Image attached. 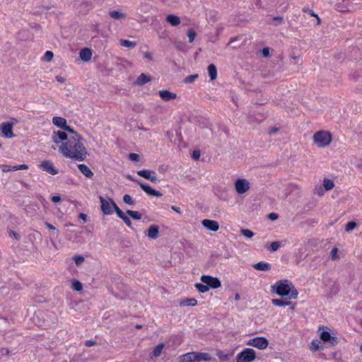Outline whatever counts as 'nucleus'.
Returning <instances> with one entry per match:
<instances>
[{
  "label": "nucleus",
  "mask_w": 362,
  "mask_h": 362,
  "mask_svg": "<svg viewBox=\"0 0 362 362\" xmlns=\"http://www.w3.org/2000/svg\"><path fill=\"white\" fill-rule=\"evenodd\" d=\"M82 136L80 134L71 136L65 143L59 146V151L66 158H74L76 160H85L88 152L82 144Z\"/></svg>",
  "instance_id": "f257e3e1"
},
{
  "label": "nucleus",
  "mask_w": 362,
  "mask_h": 362,
  "mask_svg": "<svg viewBox=\"0 0 362 362\" xmlns=\"http://www.w3.org/2000/svg\"><path fill=\"white\" fill-rule=\"evenodd\" d=\"M181 357L183 362L209 361L212 358L209 354L203 352H189L183 354Z\"/></svg>",
  "instance_id": "f03ea898"
},
{
  "label": "nucleus",
  "mask_w": 362,
  "mask_h": 362,
  "mask_svg": "<svg viewBox=\"0 0 362 362\" xmlns=\"http://www.w3.org/2000/svg\"><path fill=\"white\" fill-rule=\"evenodd\" d=\"M314 143L320 148L328 146L332 141V134L326 131H319L313 135Z\"/></svg>",
  "instance_id": "7ed1b4c3"
},
{
  "label": "nucleus",
  "mask_w": 362,
  "mask_h": 362,
  "mask_svg": "<svg viewBox=\"0 0 362 362\" xmlns=\"http://www.w3.org/2000/svg\"><path fill=\"white\" fill-rule=\"evenodd\" d=\"M291 283L288 280H280L272 286V291H274L277 295L280 296H286L289 295L291 291Z\"/></svg>",
  "instance_id": "20e7f679"
},
{
  "label": "nucleus",
  "mask_w": 362,
  "mask_h": 362,
  "mask_svg": "<svg viewBox=\"0 0 362 362\" xmlns=\"http://www.w3.org/2000/svg\"><path fill=\"white\" fill-rule=\"evenodd\" d=\"M256 354L254 349L250 348L245 349L236 356L237 362H252L255 360Z\"/></svg>",
  "instance_id": "39448f33"
},
{
  "label": "nucleus",
  "mask_w": 362,
  "mask_h": 362,
  "mask_svg": "<svg viewBox=\"0 0 362 362\" xmlns=\"http://www.w3.org/2000/svg\"><path fill=\"white\" fill-rule=\"evenodd\" d=\"M201 281L209 286V288H218L221 286V281L216 278L209 275L201 276Z\"/></svg>",
  "instance_id": "423d86ee"
},
{
  "label": "nucleus",
  "mask_w": 362,
  "mask_h": 362,
  "mask_svg": "<svg viewBox=\"0 0 362 362\" xmlns=\"http://www.w3.org/2000/svg\"><path fill=\"white\" fill-rule=\"evenodd\" d=\"M269 344L268 340L265 337H257L248 341L247 345L252 346L259 349H264Z\"/></svg>",
  "instance_id": "0eeeda50"
},
{
  "label": "nucleus",
  "mask_w": 362,
  "mask_h": 362,
  "mask_svg": "<svg viewBox=\"0 0 362 362\" xmlns=\"http://www.w3.org/2000/svg\"><path fill=\"white\" fill-rule=\"evenodd\" d=\"M13 123L11 122H3L0 124L1 134L6 138L11 139L15 136L13 133Z\"/></svg>",
  "instance_id": "6e6552de"
},
{
  "label": "nucleus",
  "mask_w": 362,
  "mask_h": 362,
  "mask_svg": "<svg viewBox=\"0 0 362 362\" xmlns=\"http://www.w3.org/2000/svg\"><path fill=\"white\" fill-rule=\"evenodd\" d=\"M235 188L238 194H244L250 189V182L245 179L238 178L235 182Z\"/></svg>",
  "instance_id": "1a4fd4ad"
},
{
  "label": "nucleus",
  "mask_w": 362,
  "mask_h": 362,
  "mask_svg": "<svg viewBox=\"0 0 362 362\" xmlns=\"http://www.w3.org/2000/svg\"><path fill=\"white\" fill-rule=\"evenodd\" d=\"M327 330H322L320 333V339L324 342H328L332 346H334L337 344H338V339L337 337L331 335L330 332H329V329L326 327Z\"/></svg>",
  "instance_id": "9d476101"
},
{
  "label": "nucleus",
  "mask_w": 362,
  "mask_h": 362,
  "mask_svg": "<svg viewBox=\"0 0 362 362\" xmlns=\"http://www.w3.org/2000/svg\"><path fill=\"white\" fill-rule=\"evenodd\" d=\"M40 168L50 175H54L58 173V170L54 168L52 162L49 160H44L40 165Z\"/></svg>",
  "instance_id": "9b49d317"
},
{
  "label": "nucleus",
  "mask_w": 362,
  "mask_h": 362,
  "mask_svg": "<svg viewBox=\"0 0 362 362\" xmlns=\"http://www.w3.org/2000/svg\"><path fill=\"white\" fill-rule=\"evenodd\" d=\"M155 174L154 171L146 169L137 171V175L152 182H156L158 181V178L155 176Z\"/></svg>",
  "instance_id": "f8f14e48"
},
{
  "label": "nucleus",
  "mask_w": 362,
  "mask_h": 362,
  "mask_svg": "<svg viewBox=\"0 0 362 362\" xmlns=\"http://www.w3.org/2000/svg\"><path fill=\"white\" fill-rule=\"evenodd\" d=\"M99 199L101 204V210L103 213L105 215H111L113 213V207L111 204V202L110 203L107 200L101 196L99 197Z\"/></svg>",
  "instance_id": "ddd939ff"
},
{
  "label": "nucleus",
  "mask_w": 362,
  "mask_h": 362,
  "mask_svg": "<svg viewBox=\"0 0 362 362\" xmlns=\"http://www.w3.org/2000/svg\"><path fill=\"white\" fill-rule=\"evenodd\" d=\"M202 224L204 227L213 232H216L219 229V224L216 221L204 219L202 221Z\"/></svg>",
  "instance_id": "4468645a"
},
{
  "label": "nucleus",
  "mask_w": 362,
  "mask_h": 362,
  "mask_svg": "<svg viewBox=\"0 0 362 362\" xmlns=\"http://www.w3.org/2000/svg\"><path fill=\"white\" fill-rule=\"evenodd\" d=\"M139 186L148 195L159 197L163 196V194L159 191L153 189L149 185L144 184L142 182H139Z\"/></svg>",
  "instance_id": "2eb2a0df"
},
{
  "label": "nucleus",
  "mask_w": 362,
  "mask_h": 362,
  "mask_svg": "<svg viewBox=\"0 0 362 362\" xmlns=\"http://www.w3.org/2000/svg\"><path fill=\"white\" fill-rule=\"evenodd\" d=\"M139 186L148 195L159 197L163 196V194L159 191L153 189L149 185L144 184L142 182H139Z\"/></svg>",
  "instance_id": "dca6fc26"
},
{
  "label": "nucleus",
  "mask_w": 362,
  "mask_h": 362,
  "mask_svg": "<svg viewBox=\"0 0 362 362\" xmlns=\"http://www.w3.org/2000/svg\"><path fill=\"white\" fill-rule=\"evenodd\" d=\"M158 94L163 100L168 102L177 98V94L168 90H159Z\"/></svg>",
  "instance_id": "f3484780"
},
{
  "label": "nucleus",
  "mask_w": 362,
  "mask_h": 362,
  "mask_svg": "<svg viewBox=\"0 0 362 362\" xmlns=\"http://www.w3.org/2000/svg\"><path fill=\"white\" fill-rule=\"evenodd\" d=\"M159 226L157 225H151L146 232V235L151 239H156L158 236Z\"/></svg>",
  "instance_id": "a211bd4d"
},
{
  "label": "nucleus",
  "mask_w": 362,
  "mask_h": 362,
  "mask_svg": "<svg viewBox=\"0 0 362 362\" xmlns=\"http://www.w3.org/2000/svg\"><path fill=\"white\" fill-rule=\"evenodd\" d=\"M52 139L55 144H59L62 141L68 140L67 134L64 132H54L52 135Z\"/></svg>",
  "instance_id": "6ab92c4d"
},
{
  "label": "nucleus",
  "mask_w": 362,
  "mask_h": 362,
  "mask_svg": "<svg viewBox=\"0 0 362 362\" xmlns=\"http://www.w3.org/2000/svg\"><path fill=\"white\" fill-rule=\"evenodd\" d=\"M252 267L258 271H269L272 269L271 264L265 262H259L252 265Z\"/></svg>",
  "instance_id": "aec40b11"
},
{
  "label": "nucleus",
  "mask_w": 362,
  "mask_h": 362,
  "mask_svg": "<svg viewBox=\"0 0 362 362\" xmlns=\"http://www.w3.org/2000/svg\"><path fill=\"white\" fill-rule=\"evenodd\" d=\"M81 59L83 62H88L92 57L91 49L89 48H83L79 53Z\"/></svg>",
  "instance_id": "412c9836"
},
{
  "label": "nucleus",
  "mask_w": 362,
  "mask_h": 362,
  "mask_svg": "<svg viewBox=\"0 0 362 362\" xmlns=\"http://www.w3.org/2000/svg\"><path fill=\"white\" fill-rule=\"evenodd\" d=\"M151 81V78L146 74H141L135 81V84L138 86H144Z\"/></svg>",
  "instance_id": "4be33fe9"
},
{
  "label": "nucleus",
  "mask_w": 362,
  "mask_h": 362,
  "mask_svg": "<svg viewBox=\"0 0 362 362\" xmlns=\"http://www.w3.org/2000/svg\"><path fill=\"white\" fill-rule=\"evenodd\" d=\"M78 168L81 173L83 174L86 177L91 178L93 176V173L90 169L89 167H88L85 164H79L78 165Z\"/></svg>",
  "instance_id": "5701e85b"
},
{
  "label": "nucleus",
  "mask_w": 362,
  "mask_h": 362,
  "mask_svg": "<svg viewBox=\"0 0 362 362\" xmlns=\"http://www.w3.org/2000/svg\"><path fill=\"white\" fill-rule=\"evenodd\" d=\"M52 123L62 129H64L67 124L66 119L61 117H54L52 119Z\"/></svg>",
  "instance_id": "b1692460"
},
{
  "label": "nucleus",
  "mask_w": 362,
  "mask_h": 362,
  "mask_svg": "<svg viewBox=\"0 0 362 362\" xmlns=\"http://www.w3.org/2000/svg\"><path fill=\"white\" fill-rule=\"evenodd\" d=\"M166 21L173 26L178 25L180 23V19L178 16L169 14L166 17Z\"/></svg>",
  "instance_id": "393cba45"
},
{
  "label": "nucleus",
  "mask_w": 362,
  "mask_h": 362,
  "mask_svg": "<svg viewBox=\"0 0 362 362\" xmlns=\"http://www.w3.org/2000/svg\"><path fill=\"white\" fill-rule=\"evenodd\" d=\"M209 76L211 81H214L217 77V69L216 66L214 64H211L208 66L207 68Z\"/></svg>",
  "instance_id": "a878e982"
},
{
  "label": "nucleus",
  "mask_w": 362,
  "mask_h": 362,
  "mask_svg": "<svg viewBox=\"0 0 362 362\" xmlns=\"http://www.w3.org/2000/svg\"><path fill=\"white\" fill-rule=\"evenodd\" d=\"M165 345L164 344L161 343L158 344L152 351V352L150 354L151 358H156L159 356L162 352V350L163 349Z\"/></svg>",
  "instance_id": "bb28decb"
},
{
  "label": "nucleus",
  "mask_w": 362,
  "mask_h": 362,
  "mask_svg": "<svg viewBox=\"0 0 362 362\" xmlns=\"http://www.w3.org/2000/svg\"><path fill=\"white\" fill-rule=\"evenodd\" d=\"M110 202H111V204L118 216L122 220L127 216L116 204V203L114 202V200L111 198H109Z\"/></svg>",
  "instance_id": "cd10ccee"
},
{
  "label": "nucleus",
  "mask_w": 362,
  "mask_h": 362,
  "mask_svg": "<svg viewBox=\"0 0 362 362\" xmlns=\"http://www.w3.org/2000/svg\"><path fill=\"white\" fill-rule=\"evenodd\" d=\"M181 306H194L197 304V300L194 298H186L180 302Z\"/></svg>",
  "instance_id": "c85d7f7f"
},
{
  "label": "nucleus",
  "mask_w": 362,
  "mask_h": 362,
  "mask_svg": "<svg viewBox=\"0 0 362 362\" xmlns=\"http://www.w3.org/2000/svg\"><path fill=\"white\" fill-rule=\"evenodd\" d=\"M321 343L318 340H313L310 344V349L313 351L322 350L324 346L320 344Z\"/></svg>",
  "instance_id": "c756f323"
},
{
  "label": "nucleus",
  "mask_w": 362,
  "mask_h": 362,
  "mask_svg": "<svg viewBox=\"0 0 362 362\" xmlns=\"http://www.w3.org/2000/svg\"><path fill=\"white\" fill-rule=\"evenodd\" d=\"M272 303L273 305L276 306H285V305H289L291 304V302L289 300H284L282 299H272Z\"/></svg>",
  "instance_id": "7c9ffc66"
},
{
  "label": "nucleus",
  "mask_w": 362,
  "mask_h": 362,
  "mask_svg": "<svg viewBox=\"0 0 362 362\" xmlns=\"http://www.w3.org/2000/svg\"><path fill=\"white\" fill-rule=\"evenodd\" d=\"M110 16L113 19H121L126 17V15L118 11H112L109 13Z\"/></svg>",
  "instance_id": "2f4dec72"
},
{
  "label": "nucleus",
  "mask_w": 362,
  "mask_h": 362,
  "mask_svg": "<svg viewBox=\"0 0 362 362\" xmlns=\"http://www.w3.org/2000/svg\"><path fill=\"white\" fill-rule=\"evenodd\" d=\"M71 288L76 291H81L83 289V285L77 279H73L71 281Z\"/></svg>",
  "instance_id": "473e14b6"
},
{
  "label": "nucleus",
  "mask_w": 362,
  "mask_h": 362,
  "mask_svg": "<svg viewBox=\"0 0 362 362\" xmlns=\"http://www.w3.org/2000/svg\"><path fill=\"white\" fill-rule=\"evenodd\" d=\"M323 187L325 190L328 191L332 189L334 187V184L332 180L325 178L323 180Z\"/></svg>",
  "instance_id": "72a5a7b5"
},
{
  "label": "nucleus",
  "mask_w": 362,
  "mask_h": 362,
  "mask_svg": "<svg viewBox=\"0 0 362 362\" xmlns=\"http://www.w3.org/2000/svg\"><path fill=\"white\" fill-rule=\"evenodd\" d=\"M120 45L129 48H133L136 45V42L129 41L128 40L122 39L120 40Z\"/></svg>",
  "instance_id": "f704fd0d"
},
{
  "label": "nucleus",
  "mask_w": 362,
  "mask_h": 362,
  "mask_svg": "<svg viewBox=\"0 0 362 362\" xmlns=\"http://www.w3.org/2000/svg\"><path fill=\"white\" fill-rule=\"evenodd\" d=\"M126 213L134 220H140L142 217V215L136 211L127 210Z\"/></svg>",
  "instance_id": "c9c22d12"
},
{
  "label": "nucleus",
  "mask_w": 362,
  "mask_h": 362,
  "mask_svg": "<svg viewBox=\"0 0 362 362\" xmlns=\"http://www.w3.org/2000/svg\"><path fill=\"white\" fill-rule=\"evenodd\" d=\"M195 287L200 293H206L209 290V286L205 284L197 283L195 284Z\"/></svg>",
  "instance_id": "e433bc0d"
},
{
  "label": "nucleus",
  "mask_w": 362,
  "mask_h": 362,
  "mask_svg": "<svg viewBox=\"0 0 362 362\" xmlns=\"http://www.w3.org/2000/svg\"><path fill=\"white\" fill-rule=\"evenodd\" d=\"M240 233L247 238H251L254 235V233L249 229L241 228Z\"/></svg>",
  "instance_id": "4c0bfd02"
},
{
  "label": "nucleus",
  "mask_w": 362,
  "mask_h": 362,
  "mask_svg": "<svg viewBox=\"0 0 362 362\" xmlns=\"http://www.w3.org/2000/svg\"><path fill=\"white\" fill-rule=\"evenodd\" d=\"M289 294H290V296H289L290 299H296V298H297L298 295V292L297 289L293 286L292 284L291 285V291H290Z\"/></svg>",
  "instance_id": "58836bf2"
},
{
  "label": "nucleus",
  "mask_w": 362,
  "mask_h": 362,
  "mask_svg": "<svg viewBox=\"0 0 362 362\" xmlns=\"http://www.w3.org/2000/svg\"><path fill=\"white\" fill-rule=\"evenodd\" d=\"M281 245V242L280 241L272 242L269 245V250L271 251H276L279 248Z\"/></svg>",
  "instance_id": "ea45409f"
},
{
  "label": "nucleus",
  "mask_w": 362,
  "mask_h": 362,
  "mask_svg": "<svg viewBox=\"0 0 362 362\" xmlns=\"http://www.w3.org/2000/svg\"><path fill=\"white\" fill-rule=\"evenodd\" d=\"M123 202L129 205H134L135 204V202L129 194H124L123 196Z\"/></svg>",
  "instance_id": "a19ab883"
},
{
  "label": "nucleus",
  "mask_w": 362,
  "mask_h": 362,
  "mask_svg": "<svg viewBox=\"0 0 362 362\" xmlns=\"http://www.w3.org/2000/svg\"><path fill=\"white\" fill-rule=\"evenodd\" d=\"M187 37L189 38V42H192L194 40L196 33L192 28H190L187 30Z\"/></svg>",
  "instance_id": "79ce46f5"
},
{
  "label": "nucleus",
  "mask_w": 362,
  "mask_h": 362,
  "mask_svg": "<svg viewBox=\"0 0 362 362\" xmlns=\"http://www.w3.org/2000/svg\"><path fill=\"white\" fill-rule=\"evenodd\" d=\"M303 11L304 13H308L311 16H314L317 19V24H320V18L318 17V16L317 14H315L314 13V11L313 10H310V8H303Z\"/></svg>",
  "instance_id": "37998d69"
},
{
  "label": "nucleus",
  "mask_w": 362,
  "mask_h": 362,
  "mask_svg": "<svg viewBox=\"0 0 362 362\" xmlns=\"http://www.w3.org/2000/svg\"><path fill=\"white\" fill-rule=\"evenodd\" d=\"M75 264L78 266L84 262V257L81 255H75L73 257Z\"/></svg>",
  "instance_id": "c03bdc74"
},
{
  "label": "nucleus",
  "mask_w": 362,
  "mask_h": 362,
  "mask_svg": "<svg viewBox=\"0 0 362 362\" xmlns=\"http://www.w3.org/2000/svg\"><path fill=\"white\" fill-rule=\"evenodd\" d=\"M356 227V223L354 221H349L346 223L345 226V230L346 231H351Z\"/></svg>",
  "instance_id": "a18cd8bd"
},
{
  "label": "nucleus",
  "mask_w": 362,
  "mask_h": 362,
  "mask_svg": "<svg viewBox=\"0 0 362 362\" xmlns=\"http://www.w3.org/2000/svg\"><path fill=\"white\" fill-rule=\"evenodd\" d=\"M54 57V54L51 51H47L43 57V59L46 62H50Z\"/></svg>",
  "instance_id": "49530a36"
},
{
  "label": "nucleus",
  "mask_w": 362,
  "mask_h": 362,
  "mask_svg": "<svg viewBox=\"0 0 362 362\" xmlns=\"http://www.w3.org/2000/svg\"><path fill=\"white\" fill-rule=\"evenodd\" d=\"M338 249L337 247H334L332 249L330 255L332 260H337L339 259V255H337Z\"/></svg>",
  "instance_id": "de8ad7c7"
},
{
  "label": "nucleus",
  "mask_w": 362,
  "mask_h": 362,
  "mask_svg": "<svg viewBox=\"0 0 362 362\" xmlns=\"http://www.w3.org/2000/svg\"><path fill=\"white\" fill-rule=\"evenodd\" d=\"M197 78H198V74H192L190 76H188L185 78V82L187 83H192Z\"/></svg>",
  "instance_id": "09e8293b"
},
{
  "label": "nucleus",
  "mask_w": 362,
  "mask_h": 362,
  "mask_svg": "<svg viewBox=\"0 0 362 362\" xmlns=\"http://www.w3.org/2000/svg\"><path fill=\"white\" fill-rule=\"evenodd\" d=\"M129 158L133 161H139L140 159V156L137 153H131L129 154Z\"/></svg>",
  "instance_id": "8fccbe9b"
},
{
  "label": "nucleus",
  "mask_w": 362,
  "mask_h": 362,
  "mask_svg": "<svg viewBox=\"0 0 362 362\" xmlns=\"http://www.w3.org/2000/svg\"><path fill=\"white\" fill-rule=\"evenodd\" d=\"M28 168V166L26 164H22V165H19L13 166V171L18 170H26Z\"/></svg>",
  "instance_id": "3c124183"
},
{
  "label": "nucleus",
  "mask_w": 362,
  "mask_h": 362,
  "mask_svg": "<svg viewBox=\"0 0 362 362\" xmlns=\"http://www.w3.org/2000/svg\"><path fill=\"white\" fill-rule=\"evenodd\" d=\"M64 130L73 134V136H76V134H78L73 128H71L70 126L67 125L64 128Z\"/></svg>",
  "instance_id": "603ef678"
},
{
  "label": "nucleus",
  "mask_w": 362,
  "mask_h": 362,
  "mask_svg": "<svg viewBox=\"0 0 362 362\" xmlns=\"http://www.w3.org/2000/svg\"><path fill=\"white\" fill-rule=\"evenodd\" d=\"M122 221L124 222V223L129 228H132V221L130 220V218L126 216L123 219Z\"/></svg>",
  "instance_id": "864d4df0"
},
{
  "label": "nucleus",
  "mask_w": 362,
  "mask_h": 362,
  "mask_svg": "<svg viewBox=\"0 0 362 362\" xmlns=\"http://www.w3.org/2000/svg\"><path fill=\"white\" fill-rule=\"evenodd\" d=\"M3 172H9L13 170V167L8 165H1Z\"/></svg>",
  "instance_id": "5fc2aeb1"
},
{
  "label": "nucleus",
  "mask_w": 362,
  "mask_h": 362,
  "mask_svg": "<svg viewBox=\"0 0 362 362\" xmlns=\"http://www.w3.org/2000/svg\"><path fill=\"white\" fill-rule=\"evenodd\" d=\"M192 157L194 160H198L200 157V152L198 150H194L192 152Z\"/></svg>",
  "instance_id": "6e6d98bb"
},
{
  "label": "nucleus",
  "mask_w": 362,
  "mask_h": 362,
  "mask_svg": "<svg viewBox=\"0 0 362 362\" xmlns=\"http://www.w3.org/2000/svg\"><path fill=\"white\" fill-rule=\"evenodd\" d=\"M97 344V342L95 341V340H93V339H90V340H87L86 342H85V345L86 346H93L94 345H96Z\"/></svg>",
  "instance_id": "4d7b16f0"
},
{
  "label": "nucleus",
  "mask_w": 362,
  "mask_h": 362,
  "mask_svg": "<svg viewBox=\"0 0 362 362\" xmlns=\"http://www.w3.org/2000/svg\"><path fill=\"white\" fill-rule=\"evenodd\" d=\"M279 216L276 213H270L269 215H268V218L272 220V221H275L278 218Z\"/></svg>",
  "instance_id": "13d9d810"
},
{
  "label": "nucleus",
  "mask_w": 362,
  "mask_h": 362,
  "mask_svg": "<svg viewBox=\"0 0 362 362\" xmlns=\"http://www.w3.org/2000/svg\"><path fill=\"white\" fill-rule=\"evenodd\" d=\"M262 54L264 57H268L269 55V47H264L262 49Z\"/></svg>",
  "instance_id": "bf43d9fd"
},
{
  "label": "nucleus",
  "mask_w": 362,
  "mask_h": 362,
  "mask_svg": "<svg viewBox=\"0 0 362 362\" xmlns=\"http://www.w3.org/2000/svg\"><path fill=\"white\" fill-rule=\"evenodd\" d=\"M51 200L54 202V203H58L61 201V197L60 196H58V195H54L51 197Z\"/></svg>",
  "instance_id": "052dcab7"
},
{
  "label": "nucleus",
  "mask_w": 362,
  "mask_h": 362,
  "mask_svg": "<svg viewBox=\"0 0 362 362\" xmlns=\"http://www.w3.org/2000/svg\"><path fill=\"white\" fill-rule=\"evenodd\" d=\"M127 178L131 181H133V182H135L136 183H138L139 185V182H141L140 180L134 178L133 176L130 175H127Z\"/></svg>",
  "instance_id": "680f3d73"
},
{
  "label": "nucleus",
  "mask_w": 362,
  "mask_h": 362,
  "mask_svg": "<svg viewBox=\"0 0 362 362\" xmlns=\"http://www.w3.org/2000/svg\"><path fill=\"white\" fill-rule=\"evenodd\" d=\"M144 56L145 58L149 59V60H153V57H152V54L151 52H146L144 54Z\"/></svg>",
  "instance_id": "e2e57ef3"
},
{
  "label": "nucleus",
  "mask_w": 362,
  "mask_h": 362,
  "mask_svg": "<svg viewBox=\"0 0 362 362\" xmlns=\"http://www.w3.org/2000/svg\"><path fill=\"white\" fill-rule=\"evenodd\" d=\"M45 224L48 229L53 230H56V228L52 224H51L48 222H45Z\"/></svg>",
  "instance_id": "0e129e2a"
},
{
  "label": "nucleus",
  "mask_w": 362,
  "mask_h": 362,
  "mask_svg": "<svg viewBox=\"0 0 362 362\" xmlns=\"http://www.w3.org/2000/svg\"><path fill=\"white\" fill-rule=\"evenodd\" d=\"M273 20L278 21L279 24L281 23L284 21L283 18L281 16H275L273 18Z\"/></svg>",
  "instance_id": "69168bd1"
},
{
  "label": "nucleus",
  "mask_w": 362,
  "mask_h": 362,
  "mask_svg": "<svg viewBox=\"0 0 362 362\" xmlns=\"http://www.w3.org/2000/svg\"><path fill=\"white\" fill-rule=\"evenodd\" d=\"M56 80L60 83H64L65 81V79L64 77L59 76V75H57L56 76Z\"/></svg>",
  "instance_id": "338daca9"
},
{
  "label": "nucleus",
  "mask_w": 362,
  "mask_h": 362,
  "mask_svg": "<svg viewBox=\"0 0 362 362\" xmlns=\"http://www.w3.org/2000/svg\"><path fill=\"white\" fill-rule=\"evenodd\" d=\"M171 209H172L174 211H175V212H177V213H178V214H180V213H181L180 208V207H178V206H171Z\"/></svg>",
  "instance_id": "774afa93"
}]
</instances>
